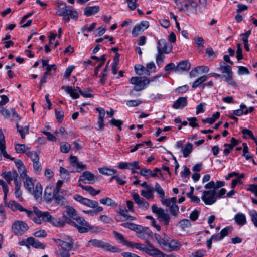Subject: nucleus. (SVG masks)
<instances>
[{
  "mask_svg": "<svg viewBox=\"0 0 257 257\" xmlns=\"http://www.w3.org/2000/svg\"><path fill=\"white\" fill-rule=\"evenodd\" d=\"M60 145L61 152L63 153L69 152L71 146L68 143L65 142H61Z\"/></svg>",
  "mask_w": 257,
  "mask_h": 257,
  "instance_id": "8fccbe9b",
  "label": "nucleus"
},
{
  "mask_svg": "<svg viewBox=\"0 0 257 257\" xmlns=\"http://www.w3.org/2000/svg\"><path fill=\"white\" fill-rule=\"evenodd\" d=\"M144 30L138 24L135 25V27L133 28L132 31V34L134 37H137Z\"/></svg>",
  "mask_w": 257,
  "mask_h": 257,
  "instance_id": "864d4df0",
  "label": "nucleus"
},
{
  "mask_svg": "<svg viewBox=\"0 0 257 257\" xmlns=\"http://www.w3.org/2000/svg\"><path fill=\"white\" fill-rule=\"evenodd\" d=\"M56 13L61 16H63L64 19L68 22L70 18H75L78 17V13L73 10L71 7L67 6L63 3H58V9Z\"/></svg>",
  "mask_w": 257,
  "mask_h": 257,
  "instance_id": "7ed1b4c3",
  "label": "nucleus"
},
{
  "mask_svg": "<svg viewBox=\"0 0 257 257\" xmlns=\"http://www.w3.org/2000/svg\"><path fill=\"white\" fill-rule=\"evenodd\" d=\"M99 219L102 222L105 224L110 223L113 221L112 218L106 215H100Z\"/></svg>",
  "mask_w": 257,
  "mask_h": 257,
  "instance_id": "680f3d73",
  "label": "nucleus"
},
{
  "mask_svg": "<svg viewBox=\"0 0 257 257\" xmlns=\"http://www.w3.org/2000/svg\"><path fill=\"white\" fill-rule=\"evenodd\" d=\"M219 69L223 74V77L224 81L227 82L229 85L235 86L236 85V83L232 79V71L231 67L225 64L224 62H221L219 64Z\"/></svg>",
  "mask_w": 257,
  "mask_h": 257,
  "instance_id": "423d86ee",
  "label": "nucleus"
},
{
  "mask_svg": "<svg viewBox=\"0 0 257 257\" xmlns=\"http://www.w3.org/2000/svg\"><path fill=\"white\" fill-rule=\"evenodd\" d=\"M169 208L170 212L172 215L176 216L179 213V207L176 204H173L169 206H167Z\"/></svg>",
  "mask_w": 257,
  "mask_h": 257,
  "instance_id": "13d9d810",
  "label": "nucleus"
},
{
  "mask_svg": "<svg viewBox=\"0 0 257 257\" xmlns=\"http://www.w3.org/2000/svg\"><path fill=\"white\" fill-rule=\"evenodd\" d=\"M154 190L159 195L162 200L165 198V192L160 185L157 182H156L155 184L154 191Z\"/></svg>",
  "mask_w": 257,
  "mask_h": 257,
  "instance_id": "a19ab883",
  "label": "nucleus"
},
{
  "mask_svg": "<svg viewBox=\"0 0 257 257\" xmlns=\"http://www.w3.org/2000/svg\"><path fill=\"white\" fill-rule=\"evenodd\" d=\"M207 76L206 75L202 76L198 78L192 84V87L193 88H197L199 85L203 83L207 79Z\"/></svg>",
  "mask_w": 257,
  "mask_h": 257,
  "instance_id": "3c124183",
  "label": "nucleus"
},
{
  "mask_svg": "<svg viewBox=\"0 0 257 257\" xmlns=\"http://www.w3.org/2000/svg\"><path fill=\"white\" fill-rule=\"evenodd\" d=\"M27 156L29 157L31 160L34 162V161H39V157L38 153L35 151H29L27 154Z\"/></svg>",
  "mask_w": 257,
  "mask_h": 257,
  "instance_id": "4d7b16f0",
  "label": "nucleus"
},
{
  "mask_svg": "<svg viewBox=\"0 0 257 257\" xmlns=\"http://www.w3.org/2000/svg\"><path fill=\"white\" fill-rule=\"evenodd\" d=\"M179 224L182 229H184L190 227L191 226V222L189 220L184 219L180 221Z\"/></svg>",
  "mask_w": 257,
  "mask_h": 257,
  "instance_id": "69168bd1",
  "label": "nucleus"
},
{
  "mask_svg": "<svg viewBox=\"0 0 257 257\" xmlns=\"http://www.w3.org/2000/svg\"><path fill=\"white\" fill-rule=\"evenodd\" d=\"M65 195V193L63 192L56 191L54 192V196L53 199L55 200L56 204L62 206L65 205L67 203Z\"/></svg>",
  "mask_w": 257,
  "mask_h": 257,
  "instance_id": "aec40b11",
  "label": "nucleus"
},
{
  "mask_svg": "<svg viewBox=\"0 0 257 257\" xmlns=\"http://www.w3.org/2000/svg\"><path fill=\"white\" fill-rule=\"evenodd\" d=\"M99 11L98 6L87 7L84 10V14L87 16H90L96 14Z\"/></svg>",
  "mask_w": 257,
  "mask_h": 257,
  "instance_id": "473e14b6",
  "label": "nucleus"
},
{
  "mask_svg": "<svg viewBox=\"0 0 257 257\" xmlns=\"http://www.w3.org/2000/svg\"><path fill=\"white\" fill-rule=\"evenodd\" d=\"M119 214L126 220L132 221L135 220L136 219L135 217L128 215L127 210L125 209L120 210Z\"/></svg>",
  "mask_w": 257,
  "mask_h": 257,
  "instance_id": "a18cd8bd",
  "label": "nucleus"
},
{
  "mask_svg": "<svg viewBox=\"0 0 257 257\" xmlns=\"http://www.w3.org/2000/svg\"><path fill=\"white\" fill-rule=\"evenodd\" d=\"M21 185V182H17L15 186V197L18 199V200L20 202H23L24 201V199L22 197V193L20 191V187Z\"/></svg>",
  "mask_w": 257,
  "mask_h": 257,
  "instance_id": "4c0bfd02",
  "label": "nucleus"
},
{
  "mask_svg": "<svg viewBox=\"0 0 257 257\" xmlns=\"http://www.w3.org/2000/svg\"><path fill=\"white\" fill-rule=\"evenodd\" d=\"M20 176L23 179L24 185L25 188L30 192L33 191L34 185L32 181V179L30 178L26 174V172H22Z\"/></svg>",
  "mask_w": 257,
  "mask_h": 257,
  "instance_id": "4468645a",
  "label": "nucleus"
},
{
  "mask_svg": "<svg viewBox=\"0 0 257 257\" xmlns=\"http://www.w3.org/2000/svg\"><path fill=\"white\" fill-rule=\"evenodd\" d=\"M97 177L91 172L85 171L80 176L78 182L84 183L93 184L97 180Z\"/></svg>",
  "mask_w": 257,
  "mask_h": 257,
  "instance_id": "1a4fd4ad",
  "label": "nucleus"
},
{
  "mask_svg": "<svg viewBox=\"0 0 257 257\" xmlns=\"http://www.w3.org/2000/svg\"><path fill=\"white\" fill-rule=\"evenodd\" d=\"M118 167L121 169H128L131 170L140 168L138 161H134L132 163L121 162L118 165Z\"/></svg>",
  "mask_w": 257,
  "mask_h": 257,
  "instance_id": "5701e85b",
  "label": "nucleus"
},
{
  "mask_svg": "<svg viewBox=\"0 0 257 257\" xmlns=\"http://www.w3.org/2000/svg\"><path fill=\"white\" fill-rule=\"evenodd\" d=\"M181 246V243L177 240L173 239L169 242L167 243L166 247L164 249L168 250L169 251H177Z\"/></svg>",
  "mask_w": 257,
  "mask_h": 257,
  "instance_id": "4be33fe9",
  "label": "nucleus"
},
{
  "mask_svg": "<svg viewBox=\"0 0 257 257\" xmlns=\"http://www.w3.org/2000/svg\"><path fill=\"white\" fill-rule=\"evenodd\" d=\"M151 256H156L157 257H164L165 254L158 249L153 247H148L146 246L145 251Z\"/></svg>",
  "mask_w": 257,
  "mask_h": 257,
  "instance_id": "a878e982",
  "label": "nucleus"
},
{
  "mask_svg": "<svg viewBox=\"0 0 257 257\" xmlns=\"http://www.w3.org/2000/svg\"><path fill=\"white\" fill-rule=\"evenodd\" d=\"M164 54L157 53L156 56V62L158 67H162L164 63Z\"/></svg>",
  "mask_w": 257,
  "mask_h": 257,
  "instance_id": "5fc2aeb1",
  "label": "nucleus"
},
{
  "mask_svg": "<svg viewBox=\"0 0 257 257\" xmlns=\"http://www.w3.org/2000/svg\"><path fill=\"white\" fill-rule=\"evenodd\" d=\"M121 226L126 228H129L133 231H136L139 228H140L139 225L130 222L123 223L121 224Z\"/></svg>",
  "mask_w": 257,
  "mask_h": 257,
  "instance_id": "09e8293b",
  "label": "nucleus"
},
{
  "mask_svg": "<svg viewBox=\"0 0 257 257\" xmlns=\"http://www.w3.org/2000/svg\"><path fill=\"white\" fill-rule=\"evenodd\" d=\"M168 43L164 39H160L157 42V53L168 54L171 51L170 49L168 48Z\"/></svg>",
  "mask_w": 257,
  "mask_h": 257,
  "instance_id": "2eb2a0df",
  "label": "nucleus"
},
{
  "mask_svg": "<svg viewBox=\"0 0 257 257\" xmlns=\"http://www.w3.org/2000/svg\"><path fill=\"white\" fill-rule=\"evenodd\" d=\"M98 170L101 174L108 176L112 175L117 172L115 169H111L107 168H98Z\"/></svg>",
  "mask_w": 257,
  "mask_h": 257,
  "instance_id": "79ce46f5",
  "label": "nucleus"
},
{
  "mask_svg": "<svg viewBox=\"0 0 257 257\" xmlns=\"http://www.w3.org/2000/svg\"><path fill=\"white\" fill-rule=\"evenodd\" d=\"M73 198L76 201L89 207H95L97 205V201L84 198L80 195H74L73 196Z\"/></svg>",
  "mask_w": 257,
  "mask_h": 257,
  "instance_id": "f8f14e48",
  "label": "nucleus"
},
{
  "mask_svg": "<svg viewBox=\"0 0 257 257\" xmlns=\"http://www.w3.org/2000/svg\"><path fill=\"white\" fill-rule=\"evenodd\" d=\"M63 215L64 217L65 218V221H66V218L71 219L74 220L79 216L77 214L76 211L71 206H67L66 210L63 212Z\"/></svg>",
  "mask_w": 257,
  "mask_h": 257,
  "instance_id": "a211bd4d",
  "label": "nucleus"
},
{
  "mask_svg": "<svg viewBox=\"0 0 257 257\" xmlns=\"http://www.w3.org/2000/svg\"><path fill=\"white\" fill-rule=\"evenodd\" d=\"M193 150V145L190 143H187L182 149L183 156L185 158L187 157Z\"/></svg>",
  "mask_w": 257,
  "mask_h": 257,
  "instance_id": "c9c22d12",
  "label": "nucleus"
},
{
  "mask_svg": "<svg viewBox=\"0 0 257 257\" xmlns=\"http://www.w3.org/2000/svg\"><path fill=\"white\" fill-rule=\"evenodd\" d=\"M16 128L17 131L20 133L21 138H25V134L28 133L29 126H20L18 123L16 124Z\"/></svg>",
  "mask_w": 257,
  "mask_h": 257,
  "instance_id": "58836bf2",
  "label": "nucleus"
},
{
  "mask_svg": "<svg viewBox=\"0 0 257 257\" xmlns=\"http://www.w3.org/2000/svg\"><path fill=\"white\" fill-rule=\"evenodd\" d=\"M78 186L80 187L82 189L89 192L91 195L95 196L98 194L100 193L99 190H96L92 186H84L79 183Z\"/></svg>",
  "mask_w": 257,
  "mask_h": 257,
  "instance_id": "f704fd0d",
  "label": "nucleus"
},
{
  "mask_svg": "<svg viewBox=\"0 0 257 257\" xmlns=\"http://www.w3.org/2000/svg\"><path fill=\"white\" fill-rule=\"evenodd\" d=\"M96 26V23H92L90 26H88V25H85L82 28L81 31L82 32H84L85 31H87L88 32H91L95 29Z\"/></svg>",
  "mask_w": 257,
  "mask_h": 257,
  "instance_id": "338daca9",
  "label": "nucleus"
},
{
  "mask_svg": "<svg viewBox=\"0 0 257 257\" xmlns=\"http://www.w3.org/2000/svg\"><path fill=\"white\" fill-rule=\"evenodd\" d=\"M55 133L57 137L62 138H66L67 136V133L63 127H61L58 131H56Z\"/></svg>",
  "mask_w": 257,
  "mask_h": 257,
  "instance_id": "052dcab7",
  "label": "nucleus"
},
{
  "mask_svg": "<svg viewBox=\"0 0 257 257\" xmlns=\"http://www.w3.org/2000/svg\"><path fill=\"white\" fill-rule=\"evenodd\" d=\"M66 223L72 226L76 227L80 233L87 232L92 230L95 227L90 225L85 219L78 216L74 220L66 218Z\"/></svg>",
  "mask_w": 257,
  "mask_h": 257,
  "instance_id": "f03ea898",
  "label": "nucleus"
},
{
  "mask_svg": "<svg viewBox=\"0 0 257 257\" xmlns=\"http://www.w3.org/2000/svg\"><path fill=\"white\" fill-rule=\"evenodd\" d=\"M140 193L142 196L147 200H153L154 198V189L152 187L142 190Z\"/></svg>",
  "mask_w": 257,
  "mask_h": 257,
  "instance_id": "bb28decb",
  "label": "nucleus"
},
{
  "mask_svg": "<svg viewBox=\"0 0 257 257\" xmlns=\"http://www.w3.org/2000/svg\"><path fill=\"white\" fill-rule=\"evenodd\" d=\"M135 70L136 74L139 75H150V72L149 70H147L145 68V67L142 65H138V66H135Z\"/></svg>",
  "mask_w": 257,
  "mask_h": 257,
  "instance_id": "72a5a7b5",
  "label": "nucleus"
},
{
  "mask_svg": "<svg viewBox=\"0 0 257 257\" xmlns=\"http://www.w3.org/2000/svg\"><path fill=\"white\" fill-rule=\"evenodd\" d=\"M249 214L254 226L257 227V212L255 210L249 211Z\"/></svg>",
  "mask_w": 257,
  "mask_h": 257,
  "instance_id": "bf43d9fd",
  "label": "nucleus"
},
{
  "mask_svg": "<svg viewBox=\"0 0 257 257\" xmlns=\"http://www.w3.org/2000/svg\"><path fill=\"white\" fill-rule=\"evenodd\" d=\"M4 203L8 208L13 211L25 212L27 213L28 210L23 207L22 205L14 200H10L9 202L7 201V199L4 200Z\"/></svg>",
  "mask_w": 257,
  "mask_h": 257,
  "instance_id": "9d476101",
  "label": "nucleus"
},
{
  "mask_svg": "<svg viewBox=\"0 0 257 257\" xmlns=\"http://www.w3.org/2000/svg\"><path fill=\"white\" fill-rule=\"evenodd\" d=\"M100 203L109 206H113L115 205V202L112 199L106 197L100 200Z\"/></svg>",
  "mask_w": 257,
  "mask_h": 257,
  "instance_id": "49530a36",
  "label": "nucleus"
},
{
  "mask_svg": "<svg viewBox=\"0 0 257 257\" xmlns=\"http://www.w3.org/2000/svg\"><path fill=\"white\" fill-rule=\"evenodd\" d=\"M176 198L172 197L169 199H163L161 200L162 203L165 206H169L171 205L176 204Z\"/></svg>",
  "mask_w": 257,
  "mask_h": 257,
  "instance_id": "603ef678",
  "label": "nucleus"
},
{
  "mask_svg": "<svg viewBox=\"0 0 257 257\" xmlns=\"http://www.w3.org/2000/svg\"><path fill=\"white\" fill-rule=\"evenodd\" d=\"M141 176H147L150 175L151 177H157L158 174L156 173H153L151 170L147 168L141 169L139 173Z\"/></svg>",
  "mask_w": 257,
  "mask_h": 257,
  "instance_id": "c03bdc74",
  "label": "nucleus"
},
{
  "mask_svg": "<svg viewBox=\"0 0 257 257\" xmlns=\"http://www.w3.org/2000/svg\"><path fill=\"white\" fill-rule=\"evenodd\" d=\"M42 189L41 185L40 183H37L35 187V190H33V191L32 192L36 199H37L41 196Z\"/></svg>",
  "mask_w": 257,
  "mask_h": 257,
  "instance_id": "37998d69",
  "label": "nucleus"
},
{
  "mask_svg": "<svg viewBox=\"0 0 257 257\" xmlns=\"http://www.w3.org/2000/svg\"><path fill=\"white\" fill-rule=\"evenodd\" d=\"M234 219L236 223L240 226H243L247 223L246 217L245 215L242 212L236 213L234 215Z\"/></svg>",
  "mask_w": 257,
  "mask_h": 257,
  "instance_id": "b1692460",
  "label": "nucleus"
},
{
  "mask_svg": "<svg viewBox=\"0 0 257 257\" xmlns=\"http://www.w3.org/2000/svg\"><path fill=\"white\" fill-rule=\"evenodd\" d=\"M92 246L95 247L101 248L105 251L111 252H119L120 250L116 246H113L109 243L97 239H92L88 241L86 244L87 247Z\"/></svg>",
  "mask_w": 257,
  "mask_h": 257,
  "instance_id": "39448f33",
  "label": "nucleus"
},
{
  "mask_svg": "<svg viewBox=\"0 0 257 257\" xmlns=\"http://www.w3.org/2000/svg\"><path fill=\"white\" fill-rule=\"evenodd\" d=\"M242 133L244 136L247 135V136H249L252 139L254 140L256 144L257 145V140H256V138L254 136L253 133L251 130H248L246 128H243L242 130ZM244 137H246L245 136H244Z\"/></svg>",
  "mask_w": 257,
  "mask_h": 257,
  "instance_id": "0e129e2a",
  "label": "nucleus"
},
{
  "mask_svg": "<svg viewBox=\"0 0 257 257\" xmlns=\"http://www.w3.org/2000/svg\"><path fill=\"white\" fill-rule=\"evenodd\" d=\"M55 115L57 121L61 123L63 120L64 112L62 110L55 109Z\"/></svg>",
  "mask_w": 257,
  "mask_h": 257,
  "instance_id": "774afa93",
  "label": "nucleus"
},
{
  "mask_svg": "<svg viewBox=\"0 0 257 257\" xmlns=\"http://www.w3.org/2000/svg\"><path fill=\"white\" fill-rule=\"evenodd\" d=\"M0 185L2 186L3 188V190L5 195L4 200H5V199L7 197V193H8L9 191L8 185L6 184V183L2 179H0Z\"/></svg>",
  "mask_w": 257,
  "mask_h": 257,
  "instance_id": "e2e57ef3",
  "label": "nucleus"
},
{
  "mask_svg": "<svg viewBox=\"0 0 257 257\" xmlns=\"http://www.w3.org/2000/svg\"><path fill=\"white\" fill-rule=\"evenodd\" d=\"M45 221L49 222L52 224L56 226H63L65 223L59 218H54L52 217L49 212L45 216Z\"/></svg>",
  "mask_w": 257,
  "mask_h": 257,
  "instance_id": "6ab92c4d",
  "label": "nucleus"
},
{
  "mask_svg": "<svg viewBox=\"0 0 257 257\" xmlns=\"http://www.w3.org/2000/svg\"><path fill=\"white\" fill-rule=\"evenodd\" d=\"M65 91L73 99H77L79 97V94L77 92L76 89H73L72 87L67 86L65 89Z\"/></svg>",
  "mask_w": 257,
  "mask_h": 257,
  "instance_id": "ea45409f",
  "label": "nucleus"
},
{
  "mask_svg": "<svg viewBox=\"0 0 257 257\" xmlns=\"http://www.w3.org/2000/svg\"><path fill=\"white\" fill-rule=\"evenodd\" d=\"M190 13L194 14H198L201 13L202 10L200 8V6H198L197 3L194 0H189Z\"/></svg>",
  "mask_w": 257,
  "mask_h": 257,
  "instance_id": "c85d7f7f",
  "label": "nucleus"
},
{
  "mask_svg": "<svg viewBox=\"0 0 257 257\" xmlns=\"http://www.w3.org/2000/svg\"><path fill=\"white\" fill-rule=\"evenodd\" d=\"M207 189L202 192L201 197L204 203L207 205H211L214 204L217 198H223L226 191L224 188H221L219 190L214 189Z\"/></svg>",
  "mask_w": 257,
  "mask_h": 257,
  "instance_id": "f257e3e1",
  "label": "nucleus"
},
{
  "mask_svg": "<svg viewBox=\"0 0 257 257\" xmlns=\"http://www.w3.org/2000/svg\"><path fill=\"white\" fill-rule=\"evenodd\" d=\"M161 77H162L161 74H158L152 77L150 80L145 79L143 80H142L141 77H133L130 79V82L134 85V89L135 91H140L146 88L151 81H154Z\"/></svg>",
  "mask_w": 257,
  "mask_h": 257,
  "instance_id": "20e7f679",
  "label": "nucleus"
},
{
  "mask_svg": "<svg viewBox=\"0 0 257 257\" xmlns=\"http://www.w3.org/2000/svg\"><path fill=\"white\" fill-rule=\"evenodd\" d=\"M27 214L34 222L37 224H41L42 221H45V216L47 214V212H42L36 207H34L33 211L28 210Z\"/></svg>",
  "mask_w": 257,
  "mask_h": 257,
  "instance_id": "0eeeda50",
  "label": "nucleus"
},
{
  "mask_svg": "<svg viewBox=\"0 0 257 257\" xmlns=\"http://www.w3.org/2000/svg\"><path fill=\"white\" fill-rule=\"evenodd\" d=\"M54 241L58 246L61 247L62 249L67 250H71L74 244V243L69 242H64V241H61L60 240H54Z\"/></svg>",
  "mask_w": 257,
  "mask_h": 257,
  "instance_id": "2f4dec72",
  "label": "nucleus"
},
{
  "mask_svg": "<svg viewBox=\"0 0 257 257\" xmlns=\"http://www.w3.org/2000/svg\"><path fill=\"white\" fill-rule=\"evenodd\" d=\"M132 197L138 207L143 209H147L149 208V203L147 202L143 198L140 197L138 193H133L132 194Z\"/></svg>",
  "mask_w": 257,
  "mask_h": 257,
  "instance_id": "ddd939ff",
  "label": "nucleus"
},
{
  "mask_svg": "<svg viewBox=\"0 0 257 257\" xmlns=\"http://www.w3.org/2000/svg\"><path fill=\"white\" fill-rule=\"evenodd\" d=\"M140 228L136 230L137 231V236L142 239H147L149 237L152 235L151 230L148 227H143L139 225Z\"/></svg>",
  "mask_w": 257,
  "mask_h": 257,
  "instance_id": "dca6fc26",
  "label": "nucleus"
},
{
  "mask_svg": "<svg viewBox=\"0 0 257 257\" xmlns=\"http://www.w3.org/2000/svg\"><path fill=\"white\" fill-rule=\"evenodd\" d=\"M188 104L187 97H180L172 105V108L175 109H183Z\"/></svg>",
  "mask_w": 257,
  "mask_h": 257,
  "instance_id": "412c9836",
  "label": "nucleus"
},
{
  "mask_svg": "<svg viewBox=\"0 0 257 257\" xmlns=\"http://www.w3.org/2000/svg\"><path fill=\"white\" fill-rule=\"evenodd\" d=\"M157 216L160 221L162 222L164 225H167L169 224L170 219V216L163 209L161 212H159Z\"/></svg>",
  "mask_w": 257,
  "mask_h": 257,
  "instance_id": "7c9ffc66",
  "label": "nucleus"
},
{
  "mask_svg": "<svg viewBox=\"0 0 257 257\" xmlns=\"http://www.w3.org/2000/svg\"><path fill=\"white\" fill-rule=\"evenodd\" d=\"M28 229V225L22 221H17L12 226V231L17 235H22Z\"/></svg>",
  "mask_w": 257,
  "mask_h": 257,
  "instance_id": "6e6552de",
  "label": "nucleus"
},
{
  "mask_svg": "<svg viewBox=\"0 0 257 257\" xmlns=\"http://www.w3.org/2000/svg\"><path fill=\"white\" fill-rule=\"evenodd\" d=\"M15 150L17 153H26L29 150V148L26 146L25 144H17L15 147Z\"/></svg>",
  "mask_w": 257,
  "mask_h": 257,
  "instance_id": "e433bc0d",
  "label": "nucleus"
},
{
  "mask_svg": "<svg viewBox=\"0 0 257 257\" xmlns=\"http://www.w3.org/2000/svg\"><path fill=\"white\" fill-rule=\"evenodd\" d=\"M113 234L115 239L119 242V243L123 244H128V243L125 240L123 236L119 233L117 232H114Z\"/></svg>",
  "mask_w": 257,
  "mask_h": 257,
  "instance_id": "6e6d98bb",
  "label": "nucleus"
},
{
  "mask_svg": "<svg viewBox=\"0 0 257 257\" xmlns=\"http://www.w3.org/2000/svg\"><path fill=\"white\" fill-rule=\"evenodd\" d=\"M27 242L29 245L36 248L44 249L45 247L44 244L32 237H28L27 239Z\"/></svg>",
  "mask_w": 257,
  "mask_h": 257,
  "instance_id": "c756f323",
  "label": "nucleus"
},
{
  "mask_svg": "<svg viewBox=\"0 0 257 257\" xmlns=\"http://www.w3.org/2000/svg\"><path fill=\"white\" fill-rule=\"evenodd\" d=\"M2 176L4 178L8 183H11L12 180L14 181L15 185L17 182H21L18 179V175L16 170H12L8 172H5L2 174Z\"/></svg>",
  "mask_w": 257,
  "mask_h": 257,
  "instance_id": "9b49d317",
  "label": "nucleus"
},
{
  "mask_svg": "<svg viewBox=\"0 0 257 257\" xmlns=\"http://www.w3.org/2000/svg\"><path fill=\"white\" fill-rule=\"evenodd\" d=\"M154 237L156 240L159 244L160 246H161L163 248H164L165 247L167 246V243L166 240L162 238V237L159 234L155 233L154 234Z\"/></svg>",
  "mask_w": 257,
  "mask_h": 257,
  "instance_id": "de8ad7c7",
  "label": "nucleus"
},
{
  "mask_svg": "<svg viewBox=\"0 0 257 257\" xmlns=\"http://www.w3.org/2000/svg\"><path fill=\"white\" fill-rule=\"evenodd\" d=\"M224 185L225 182L224 181H217L215 182L213 181H211L204 186V188L205 189H214L219 190V188L224 186Z\"/></svg>",
  "mask_w": 257,
  "mask_h": 257,
  "instance_id": "393cba45",
  "label": "nucleus"
},
{
  "mask_svg": "<svg viewBox=\"0 0 257 257\" xmlns=\"http://www.w3.org/2000/svg\"><path fill=\"white\" fill-rule=\"evenodd\" d=\"M54 187L47 186L44 191V197L48 201H51L54 196V192H56Z\"/></svg>",
  "mask_w": 257,
  "mask_h": 257,
  "instance_id": "cd10ccee",
  "label": "nucleus"
},
{
  "mask_svg": "<svg viewBox=\"0 0 257 257\" xmlns=\"http://www.w3.org/2000/svg\"><path fill=\"white\" fill-rule=\"evenodd\" d=\"M191 68V64L187 60L180 61L176 66L175 69V72L177 73H182L185 71H188Z\"/></svg>",
  "mask_w": 257,
  "mask_h": 257,
  "instance_id": "f3484780",
  "label": "nucleus"
}]
</instances>
